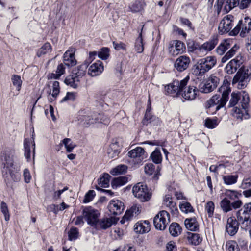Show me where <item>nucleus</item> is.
Wrapping results in <instances>:
<instances>
[{
	"instance_id": "obj_1",
	"label": "nucleus",
	"mask_w": 251,
	"mask_h": 251,
	"mask_svg": "<svg viewBox=\"0 0 251 251\" xmlns=\"http://www.w3.org/2000/svg\"><path fill=\"white\" fill-rule=\"evenodd\" d=\"M189 79V76H187L180 81L175 80L165 87V91L173 97L181 95L186 100H193L196 97L198 90L194 86H187Z\"/></svg>"
},
{
	"instance_id": "obj_2",
	"label": "nucleus",
	"mask_w": 251,
	"mask_h": 251,
	"mask_svg": "<svg viewBox=\"0 0 251 251\" xmlns=\"http://www.w3.org/2000/svg\"><path fill=\"white\" fill-rule=\"evenodd\" d=\"M230 88L227 84L223 85L219 88V92L222 93V97L220 98L218 95L213 96L205 103V107L210 108L215 105H217L216 110H219L221 108L224 107L226 103L228 95L230 92Z\"/></svg>"
},
{
	"instance_id": "obj_3",
	"label": "nucleus",
	"mask_w": 251,
	"mask_h": 251,
	"mask_svg": "<svg viewBox=\"0 0 251 251\" xmlns=\"http://www.w3.org/2000/svg\"><path fill=\"white\" fill-rule=\"evenodd\" d=\"M2 156V164H4L2 170L5 181L7 186L12 187L15 182L16 170L13 164V160L10 156Z\"/></svg>"
},
{
	"instance_id": "obj_4",
	"label": "nucleus",
	"mask_w": 251,
	"mask_h": 251,
	"mask_svg": "<svg viewBox=\"0 0 251 251\" xmlns=\"http://www.w3.org/2000/svg\"><path fill=\"white\" fill-rule=\"evenodd\" d=\"M87 68V64L86 63H84L75 68L73 70L72 74L65 78L64 83L73 88H77L80 84V79L86 74Z\"/></svg>"
},
{
	"instance_id": "obj_5",
	"label": "nucleus",
	"mask_w": 251,
	"mask_h": 251,
	"mask_svg": "<svg viewBox=\"0 0 251 251\" xmlns=\"http://www.w3.org/2000/svg\"><path fill=\"white\" fill-rule=\"evenodd\" d=\"M251 74L250 70L241 68L233 77L232 84H237V87L240 89L245 88L250 81Z\"/></svg>"
},
{
	"instance_id": "obj_6",
	"label": "nucleus",
	"mask_w": 251,
	"mask_h": 251,
	"mask_svg": "<svg viewBox=\"0 0 251 251\" xmlns=\"http://www.w3.org/2000/svg\"><path fill=\"white\" fill-rule=\"evenodd\" d=\"M251 30V19L248 17L239 21L237 25L229 33L230 36L237 35L240 32V36L244 37Z\"/></svg>"
},
{
	"instance_id": "obj_7",
	"label": "nucleus",
	"mask_w": 251,
	"mask_h": 251,
	"mask_svg": "<svg viewBox=\"0 0 251 251\" xmlns=\"http://www.w3.org/2000/svg\"><path fill=\"white\" fill-rule=\"evenodd\" d=\"M132 193L134 196L142 202L148 201L151 195L147 185L142 183H138L134 186L132 188Z\"/></svg>"
},
{
	"instance_id": "obj_8",
	"label": "nucleus",
	"mask_w": 251,
	"mask_h": 251,
	"mask_svg": "<svg viewBox=\"0 0 251 251\" xmlns=\"http://www.w3.org/2000/svg\"><path fill=\"white\" fill-rule=\"evenodd\" d=\"M169 222V214L165 210L160 211L153 219L155 228L160 230H164Z\"/></svg>"
},
{
	"instance_id": "obj_9",
	"label": "nucleus",
	"mask_w": 251,
	"mask_h": 251,
	"mask_svg": "<svg viewBox=\"0 0 251 251\" xmlns=\"http://www.w3.org/2000/svg\"><path fill=\"white\" fill-rule=\"evenodd\" d=\"M82 215L88 225L92 226H96L100 215L98 210L91 206L85 207L82 211Z\"/></svg>"
},
{
	"instance_id": "obj_10",
	"label": "nucleus",
	"mask_w": 251,
	"mask_h": 251,
	"mask_svg": "<svg viewBox=\"0 0 251 251\" xmlns=\"http://www.w3.org/2000/svg\"><path fill=\"white\" fill-rule=\"evenodd\" d=\"M219 79L212 75L207 78L204 83L199 85V90L203 93H208L213 91L219 83Z\"/></svg>"
},
{
	"instance_id": "obj_11",
	"label": "nucleus",
	"mask_w": 251,
	"mask_h": 251,
	"mask_svg": "<svg viewBox=\"0 0 251 251\" xmlns=\"http://www.w3.org/2000/svg\"><path fill=\"white\" fill-rule=\"evenodd\" d=\"M128 155L132 158V162L136 165H141L147 157L144 149L141 147H137L131 150L128 152Z\"/></svg>"
},
{
	"instance_id": "obj_12",
	"label": "nucleus",
	"mask_w": 251,
	"mask_h": 251,
	"mask_svg": "<svg viewBox=\"0 0 251 251\" xmlns=\"http://www.w3.org/2000/svg\"><path fill=\"white\" fill-rule=\"evenodd\" d=\"M242 203L240 200H237L233 202H231L227 198H225L221 201L220 205L224 212L227 213L233 209H237L240 208Z\"/></svg>"
},
{
	"instance_id": "obj_13",
	"label": "nucleus",
	"mask_w": 251,
	"mask_h": 251,
	"mask_svg": "<svg viewBox=\"0 0 251 251\" xmlns=\"http://www.w3.org/2000/svg\"><path fill=\"white\" fill-rule=\"evenodd\" d=\"M24 156L27 161L31 160V156L32 155V158L34 162V154L35 143L34 139H25L24 141Z\"/></svg>"
},
{
	"instance_id": "obj_14",
	"label": "nucleus",
	"mask_w": 251,
	"mask_h": 251,
	"mask_svg": "<svg viewBox=\"0 0 251 251\" xmlns=\"http://www.w3.org/2000/svg\"><path fill=\"white\" fill-rule=\"evenodd\" d=\"M234 17L231 15H228L223 18L220 22L218 29L222 33L230 32L233 25Z\"/></svg>"
},
{
	"instance_id": "obj_15",
	"label": "nucleus",
	"mask_w": 251,
	"mask_h": 251,
	"mask_svg": "<svg viewBox=\"0 0 251 251\" xmlns=\"http://www.w3.org/2000/svg\"><path fill=\"white\" fill-rule=\"evenodd\" d=\"M107 208L111 215H118L123 212L124 209V205L119 200H111L110 201Z\"/></svg>"
},
{
	"instance_id": "obj_16",
	"label": "nucleus",
	"mask_w": 251,
	"mask_h": 251,
	"mask_svg": "<svg viewBox=\"0 0 251 251\" xmlns=\"http://www.w3.org/2000/svg\"><path fill=\"white\" fill-rule=\"evenodd\" d=\"M103 115L102 114H98L94 113L90 116H85L84 117V120L85 122L83 125L85 126H89L90 124H93L96 123H101L105 125L108 124L109 123V120L105 118V119H99V117H101Z\"/></svg>"
},
{
	"instance_id": "obj_17",
	"label": "nucleus",
	"mask_w": 251,
	"mask_h": 251,
	"mask_svg": "<svg viewBox=\"0 0 251 251\" xmlns=\"http://www.w3.org/2000/svg\"><path fill=\"white\" fill-rule=\"evenodd\" d=\"M190 63V58L186 55H182L177 58L174 64L175 68L179 72L186 70Z\"/></svg>"
},
{
	"instance_id": "obj_18",
	"label": "nucleus",
	"mask_w": 251,
	"mask_h": 251,
	"mask_svg": "<svg viewBox=\"0 0 251 251\" xmlns=\"http://www.w3.org/2000/svg\"><path fill=\"white\" fill-rule=\"evenodd\" d=\"M74 48H70L63 55V63L65 65L72 67L76 64L77 61L75 57Z\"/></svg>"
},
{
	"instance_id": "obj_19",
	"label": "nucleus",
	"mask_w": 251,
	"mask_h": 251,
	"mask_svg": "<svg viewBox=\"0 0 251 251\" xmlns=\"http://www.w3.org/2000/svg\"><path fill=\"white\" fill-rule=\"evenodd\" d=\"M239 229V222L234 217H229L227 220L226 229L230 236L234 235Z\"/></svg>"
},
{
	"instance_id": "obj_20",
	"label": "nucleus",
	"mask_w": 251,
	"mask_h": 251,
	"mask_svg": "<svg viewBox=\"0 0 251 251\" xmlns=\"http://www.w3.org/2000/svg\"><path fill=\"white\" fill-rule=\"evenodd\" d=\"M150 229V224L147 220L139 221L134 226V231L139 234L147 233Z\"/></svg>"
},
{
	"instance_id": "obj_21",
	"label": "nucleus",
	"mask_w": 251,
	"mask_h": 251,
	"mask_svg": "<svg viewBox=\"0 0 251 251\" xmlns=\"http://www.w3.org/2000/svg\"><path fill=\"white\" fill-rule=\"evenodd\" d=\"M242 209L238 210L236 213V216L238 222L241 225V228L245 230L250 229L251 221L249 215H244L241 214Z\"/></svg>"
},
{
	"instance_id": "obj_22",
	"label": "nucleus",
	"mask_w": 251,
	"mask_h": 251,
	"mask_svg": "<svg viewBox=\"0 0 251 251\" xmlns=\"http://www.w3.org/2000/svg\"><path fill=\"white\" fill-rule=\"evenodd\" d=\"M103 71L102 63L100 61H98L90 66L88 74L91 76H96L100 75Z\"/></svg>"
},
{
	"instance_id": "obj_23",
	"label": "nucleus",
	"mask_w": 251,
	"mask_h": 251,
	"mask_svg": "<svg viewBox=\"0 0 251 251\" xmlns=\"http://www.w3.org/2000/svg\"><path fill=\"white\" fill-rule=\"evenodd\" d=\"M164 204L169 208L171 213L174 216H177L178 210L176 207V203L172 200V198L169 195H166L164 200Z\"/></svg>"
},
{
	"instance_id": "obj_24",
	"label": "nucleus",
	"mask_w": 251,
	"mask_h": 251,
	"mask_svg": "<svg viewBox=\"0 0 251 251\" xmlns=\"http://www.w3.org/2000/svg\"><path fill=\"white\" fill-rule=\"evenodd\" d=\"M117 220L115 218H103L100 220H98L96 226L100 227L103 229H106L110 227L112 224L116 223Z\"/></svg>"
},
{
	"instance_id": "obj_25",
	"label": "nucleus",
	"mask_w": 251,
	"mask_h": 251,
	"mask_svg": "<svg viewBox=\"0 0 251 251\" xmlns=\"http://www.w3.org/2000/svg\"><path fill=\"white\" fill-rule=\"evenodd\" d=\"M218 43V39L217 36H213L208 41L203 43L200 47V50H203L206 51L212 50Z\"/></svg>"
},
{
	"instance_id": "obj_26",
	"label": "nucleus",
	"mask_w": 251,
	"mask_h": 251,
	"mask_svg": "<svg viewBox=\"0 0 251 251\" xmlns=\"http://www.w3.org/2000/svg\"><path fill=\"white\" fill-rule=\"evenodd\" d=\"M241 63V62L238 60L232 59L226 65L225 68L226 71L228 74L235 73L240 67Z\"/></svg>"
},
{
	"instance_id": "obj_27",
	"label": "nucleus",
	"mask_w": 251,
	"mask_h": 251,
	"mask_svg": "<svg viewBox=\"0 0 251 251\" xmlns=\"http://www.w3.org/2000/svg\"><path fill=\"white\" fill-rule=\"evenodd\" d=\"M186 227L191 231H196L199 228V224L195 217L187 218L185 220Z\"/></svg>"
},
{
	"instance_id": "obj_28",
	"label": "nucleus",
	"mask_w": 251,
	"mask_h": 251,
	"mask_svg": "<svg viewBox=\"0 0 251 251\" xmlns=\"http://www.w3.org/2000/svg\"><path fill=\"white\" fill-rule=\"evenodd\" d=\"M65 72V67L63 63H61L58 65L55 73L48 75V79H58Z\"/></svg>"
},
{
	"instance_id": "obj_29",
	"label": "nucleus",
	"mask_w": 251,
	"mask_h": 251,
	"mask_svg": "<svg viewBox=\"0 0 251 251\" xmlns=\"http://www.w3.org/2000/svg\"><path fill=\"white\" fill-rule=\"evenodd\" d=\"M187 239L190 244L195 246L199 245L202 241V239L199 234L192 232L188 233Z\"/></svg>"
},
{
	"instance_id": "obj_30",
	"label": "nucleus",
	"mask_w": 251,
	"mask_h": 251,
	"mask_svg": "<svg viewBox=\"0 0 251 251\" xmlns=\"http://www.w3.org/2000/svg\"><path fill=\"white\" fill-rule=\"evenodd\" d=\"M128 181V178L125 176H120L114 178L111 182V186L113 189H117L126 184Z\"/></svg>"
},
{
	"instance_id": "obj_31",
	"label": "nucleus",
	"mask_w": 251,
	"mask_h": 251,
	"mask_svg": "<svg viewBox=\"0 0 251 251\" xmlns=\"http://www.w3.org/2000/svg\"><path fill=\"white\" fill-rule=\"evenodd\" d=\"M145 6V3L143 0H136L130 5V8L133 12H139L143 9Z\"/></svg>"
},
{
	"instance_id": "obj_32",
	"label": "nucleus",
	"mask_w": 251,
	"mask_h": 251,
	"mask_svg": "<svg viewBox=\"0 0 251 251\" xmlns=\"http://www.w3.org/2000/svg\"><path fill=\"white\" fill-rule=\"evenodd\" d=\"M207 72L208 71L199 60L194 67V74L197 76H202Z\"/></svg>"
},
{
	"instance_id": "obj_33",
	"label": "nucleus",
	"mask_w": 251,
	"mask_h": 251,
	"mask_svg": "<svg viewBox=\"0 0 251 251\" xmlns=\"http://www.w3.org/2000/svg\"><path fill=\"white\" fill-rule=\"evenodd\" d=\"M229 42V40H225L221 43L216 50L217 53L220 55H223L230 47Z\"/></svg>"
},
{
	"instance_id": "obj_34",
	"label": "nucleus",
	"mask_w": 251,
	"mask_h": 251,
	"mask_svg": "<svg viewBox=\"0 0 251 251\" xmlns=\"http://www.w3.org/2000/svg\"><path fill=\"white\" fill-rule=\"evenodd\" d=\"M144 25L142 26L141 31L139 34L138 37L136 39L135 43V50L138 53H141L144 50V46L143 44V38H142V30L144 27Z\"/></svg>"
},
{
	"instance_id": "obj_35",
	"label": "nucleus",
	"mask_w": 251,
	"mask_h": 251,
	"mask_svg": "<svg viewBox=\"0 0 251 251\" xmlns=\"http://www.w3.org/2000/svg\"><path fill=\"white\" fill-rule=\"evenodd\" d=\"M169 230L170 234L174 237L178 236L181 232V228L176 223H172L169 226Z\"/></svg>"
},
{
	"instance_id": "obj_36",
	"label": "nucleus",
	"mask_w": 251,
	"mask_h": 251,
	"mask_svg": "<svg viewBox=\"0 0 251 251\" xmlns=\"http://www.w3.org/2000/svg\"><path fill=\"white\" fill-rule=\"evenodd\" d=\"M175 42V50H173L172 54L173 55H176L178 54L182 53L185 50V44L179 40H176Z\"/></svg>"
},
{
	"instance_id": "obj_37",
	"label": "nucleus",
	"mask_w": 251,
	"mask_h": 251,
	"mask_svg": "<svg viewBox=\"0 0 251 251\" xmlns=\"http://www.w3.org/2000/svg\"><path fill=\"white\" fill-rule=\"evenodd\" d=\"M225 194L226 198L235 201L239 200V197L242 196L241 193L235 190L229 189L226 190Z\"/></svg>"
},
{
	"instance_id": "obj_38",
	"label": "nucleus",
	"mask_w": 251,
	"mask_h": 251,
	"mask_svg": "<svg viewBox=\"0 0 251 251\" xmlns=\"http://www.w3.org/2000/svg\"><path fill=\"white\" fill-rule=\"evenodd\" d=\"M110 176L108 174H104L98 179V184L101 187L107 188L109 186Z\"/></svg>"
},
{
	"instance_id": "obj_39",
	"label": "nucleus",
	"mask_w": 251,
	"mask_h": 251,
	"mask_svg": "<svg viewBox=\"0 0 251 251\" xmlns=\"http://www.w3.org/2000/svg\"><path fill=\"white\" fill-rule=\"evenodd\" d=\"M151 157L154 163H160L162 160V157L160 150L156 148L151 154Z\"/></svg>"
},
{
	"instance_id": "obj_40",
	"label": "nucleus",
	"mask_w": 251,
	"mask_h": 251,
	"mask_svg": "<svg viewBox=\"0 0 251 251\" xmlns=\"http://www.w3.org/2000/svg\"><path fill=\"white\" fill-rule=\"evenodd\" d=\"M51 46L49 43H45L37 52V56L41 57L51 51Z\"/></svg>"
},
{
	"instance_id": "obj_41",
	"label": "nucleus",
	"mask_w": 251,
	"mask_h": 251,
	"mask_svg": "<svg viewBox=\"0 0 251 251\" xmlns=\"http://www.w3.org/2000/svg\"><path fill=\"white\" fill-rule=\"evenodd\" d=\"M127 167L125 165H119L115 168L112 169L110 173L112 175H118L125 173L127 171Z\"/></svg>"
},
{
	"instance_id": "obj_42",
	"label": "nucleus",
	"mask_w": 251,
	"mask_h": 251,
	"mask_svg": "<svg viewBox=\"0 0 251 251\" xmlns=\"http://www.w3.org/2000/svg\"><path fill=\"white\" fill-rule=\"evenodd\" d=\"M239 49V47L236 45H235L224 56L221 61L223 63L226 62L227 60L233 56L237 50Z\"/></svg>"
},
{
	"instance_id": "obj_43",
	"label": "nucleus",
	"mask_w": 251,
	"mask_h": 251,
	"mask_svg": "<svg viewBox=\"0 0 251 251\" xmlns=\"http://www.w3.org/2000/svg\"><path fill=\"white\" fill-rule=\"evenodd\" d=\"M240 98V93H232L231 95V99H230L228 106V107H234L236 104H237Z\"/></svg>"
},
{
	"instance_id": "obj_44",
	"label": "nucleus",
	"mask_w": 251,
	"mask_h": 251,
	"mask_svg": "<svg viewBox=\"0 0 251 251\" xmlns=\"http://www.w3.org/2000/svg\"><path fill=\"white\" fill-rule=\"evenodd\" d=\"M62 144H64L67 152H71L73 149L76 147L75 143L72 142L70 138H65L62 141Z\"/></svg>"
},
{
	"instance_id": "obj_45",
	"label": "nucleus",
	"mask_w": 251,
	"mask_h": 251,
	"mask_svg": "<svg viewBox=\"0 0 251 251\" xmlns=\"http://www.w3.org/2000/svg\"><path fill=\"white\" fill-rule=\"evenodd\" d=\"M179 208L185 213H192L194 211L193 207L188 202H183L179 204Z\"/></svg>"
},
{
	"instance_id": "obj_46",
	"label": "nucleus",
	"mask_w": 251,
	"mask_h": 251,
	"mask_svg": "<svg viewBox=\"0 0 251 251\" xmlns=\"http://www.w3.org/2000/svg\"><path fill=\"white\" fill-rule=\"evenodd\" d=\"M238 5H239V0H227L224 9L227 12Z\"/></svg>"
},
{
	"instance_id": "obj_47",
	"label": "nucleus",
	"mask_w": 251,
	"mask_h": 251,
	"mask_svg": "<svg viewBox=\"0 0 251 251\" xmlns=\"http://www.w3.org/2000/svg\"><path fill=\"white\" fill-rule=\"evenodd\" d=\"M238 176L236 175H227L223 177V180L225 184L231 185L237 182Z\"/></svg>"
},
{
	"instance_id": "obj_48",
	"label": "nucleus",
	"mask_w": 251,
	"mask_h": 251,
	"mask_svg": "<svg viewBox=\"0 0 251 251\" xmlns=\"http://www.w3.org/2000/svg\"><path fill=\"white\" fill-rule=\"evenodd\" d=\"M214 209V203L212 201H208L206 203L205 206V210L206 211L209 217H212L213 216Z\"/></svg>"
},
{
	"instance_id": "obj_49",
	"label": "nucleus",
	"mask_w": 251,
	"mask_h": 251,
	"mask_svg": "<svg viewBox=\"0 0 251 251\" xmlns=\"http://www.w3.org/2000/svg\"><path fill=\"white\" fill-rule=\"evenodd\" d=\"M136 207H131L130 210H127L125 213L124 216L121 219L120 222L121 224H123L126 222H127L131 219V218L133 216V209H135Z\"/></svg>"
},
{
	"instance_id": "obj_50",
	"label": "nucleus",
	"mask_w": 251,
	"mask_h": 251,
	"mask_svg": "<svg viewBox=\"0 0 251 251\" xmlns=\"http://www.w3.org/2000/svg\"><path fill=\"white\" fill-rule=\"evenodd\" d=\"M99 57L102 60H106L109 56V49L108 48H102L98 51Z\"/></svg>"
},
{
	"instance_id": "obj_51",
	"label": "nucleus",
	"mask_w": 251,
	"mask_h": 251,
	"mask_svg": "<svg viewBox=\"0 0 251 251\" xmlns=\"http://www.w3.org/2000/svg\"><path fill=\"white\" fill-rule=\"evenodd\" d=\"M78 230L77 228L72 227L68 232L69 239L71 241L76 239L78 237Z\"/></svg>"
},
{
	"instance_id": "obj_52",
	"label": "nucleus",
	"mask_w": 251,
	"mask_h": 251,
	"mask_svg": "<svg viewBox=\"0 0 251 251\" xmlns=\"http://www.w3.org/2000/svg\"><path fill=\"white\" fill-rule=\"evenodd\" d=\"M95 192L94 190H89L85 195L84 198L83 200L84 203H88L92 201L95 196Z\"/></svg>"
},
{
	"instance_id": "obj_53",
	"label": "nucleus",
	"mask_w": 251,
	"mask_h": 251,
	"mask_svg": "<svg viewBox=\"0 0 251 251\" xmlns=\"http://www.w3.org/2000/svg\"><path fill=\"white\" fill-rule=\"evenodd\" d=\"M217 125V120L216 119H211L210 118H207L205 120V126L209 128H214Z\"/></svg>"
},
{
	"instance_id": "obj_54",
	"label": "nucleus",
	"mask_w": 251,
	"mask_h": 251,
	"mask_svg": "<svg viewBox=\"0 0 251 251\" xmlns=\"http://www.w3.org/2000/svg\"><path fill=\"white\" fill-rule=\"evenodd\" d=\"M115 145H112L110 147V148L108 149V155L109 158H116L119 153V151L117 149H113L115 148Z\"/></svg>"
},
{
	"instance_id": "obj_55",
	"label": "nucleus",
	"mask_w": 251,
	"mask_h": 251,
	"mask_svg": "<svg viewBox=\"0 0 251 251\" xmlns=\"http://www.w3.org/2000/svg\"><path fill=\"white\" fill-rule=\"evenodd\" d=\"M60 92L59 83L57 81H54L52 84V96L53 98H56Z\"/></svg>"
},
{
	"instance_id": "obj_56",
	"label": "nucleus",
	"mask_w": 251,
	"mask_h": 251,
	"mask_svg": "<svg viewBox=\"0 0 251 251\" xmlns=\"http://www.w3.org/2000/svg\"><path fill=\"white\" fill-rule=\"evenodd\" d=\"M232 115L238 119L242 120L243 113L242 110L237 107H235L232 109Z\"/></svg>"
},
{
	"instance_id": "obj_57",
	"label": "nucleus",
	"mask_w": 251,
	"mask_h": 251,
	"mask_svg": "<svg viewBox=\"0 0 251 251\" xmlns=\"http://www.w3.org/2000/svg\"><path fill=\"white\" fill-rule=\"evenodd\" d=\"M0 209L4 216L5 220L6 221H8L9 220V214L6 203L4 202H2L1 203Z\"/></svg>"
},
{
	"instance_id": "obj_58",
	"label": "nucleus",
	"mask_w": 251,
	"mask_h": 251,
	"mask_svg": "<svg viewBox=\"0 0 251 251\" xmlns=\"http://www.w3.org/2000/svg\"><path fill=\"white\" fill-rule=\"evenodd\" d=\"M203 59L205 60L206 63L208 65L210 69L212 68L217 63L216 58L214 56H207Z\"/></svg>"
},
{
	"instance_id": "obj_59",
	"label": "nucleus",
	"mask_w": 251,
	"mask_h": 251,
	"mask_svg": "<svg viewBox=\"0 0 251 251\" xmlns=\"http://www.w3.org/2000/svg\"><path fill=\"white\" fill-rule=\"evenodd\" d=\"M155 170V166L152 163L147 164L144 167V171L146 174L151 175Z\"/></svg>"
},
{
	"instance_id": "obj_60",
	"label": "nucleus",
	"mask_w": 251,
	"mask_h": 251,
	"mask_svg": "<svg viewBox=\"0 0 251 251\" xmlns=\"http://www.w3.org/2000/svg\"><path fill=\"white\" fill-rule=\"evenodd\" d=\"M243 211L241 213L242 215H251V202L245 203L243 207Z\"/></svg>"
},
{
	"instance_id": "obj_61",
	"label": "nucleus",
	"mask_w": 251,
	"mask_h": 251,
	"mask_svg": "<svg viewBox=\"0 0 251 251\" xmlns=\"http://www.w3.org/2000/svg\"><path fill=\"white\" fill-rule=\"evenodd\" d=\"M249 101V98L248 96V94L246 93L245 92L243 93V95H242V100L241 101V106L242 107V108L244 110L246 109V108L247 107V104H248Z\"/></svg>"
},
{
	"instance_id": "obj_62",
	"label": "nucleus",
	"mask_w": 251,
	"mask_h": 251,
	"mask_svg": "<svg viewBox=\"0 0 251 251\" xmlns=\"http://www.w3.org/2000/svg\"><path fill=\"white\" fill-rule=\"evenodd\" d=\"M23 176L24 177V181L25 182L28 183L30 182L31 176L30 175V172L27 169H25L23 172Z\"/></svg>"
},
{
	"instance_id": "obj_63",
	"label": "nucleus",
	"mask_w": 251,
	"mask_h": 251,
	"mask_svg": "<svg viewBox=\"0 0 251 251\" xmlns=\"http://www.w3.org/2000/svg\"><path fill=\"white\" fill-rule=\"evenodd\" d=\"M251 186V176L244 179L241 184V188L247 189Z\"/></svg>"
},
{
	"instance_id": "obj_64",
	"label": "nucleus",
	"mask_w": 251,
	"mask_h": 251,
	"mask_svg": "<svg viewBox=\"0 0 251 251\" xmlns=\"http://www.w3.org/2000/svg\"><path fill=\"white\" fill-rule=\"evenodd\" d=\"M75 95L74 93L68 92L66 96L61 100L62 102H64L68 100H75Z\"/></svg>"
}]
</instances>
